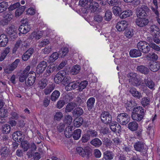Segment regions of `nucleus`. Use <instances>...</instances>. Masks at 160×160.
Segmentation results:
<instances>
[{
  "mask_svg": "<svg viewBox=\"0 0 160 160\" xmlns=\"http://www.w3.org/2000/svg\"><path fill=\"white\" fill-rule=\"evenodd\" d=\"M54 81L57 83L61 82L63 85L66 86L70 81H71V79L70 77L67 75L65 71H61L55 76Z\"/></svg>",
  "mask_w": 160,
  "mask_h": 160,
  "instance_id": "nucleus-1",
  "label": "nucleus"
},
{
  "mask_svg": "<svg viewBox=\"0 0 160 160\" xmlns=\"http://www.w3.org/2000/svg\"><path fill=\"white\" fill-rule=\"evenodd\" d=\"M145 114L143 108L141 106H138V108L132 112L131 115L132 120L135 121L139 122L143 118Z\"/></svg>",
  "mask_w": 160,
  "mask_h": 160,
  "instance_id": "nucleus-2",
  "label": "nucleus"
},
{
  "mask_svg": "<svg viewBox=\"0 0 160 160\" xmlns=\"http://www.w3.org/2000/svg\"><path fill=\"white\" fill-rule=\"evenodd\" d=\"M77 152L81 156L89 159L92 155V150L88 146L85 147L84 149L80 147H78L76 148Z\"/></svg>",
  "mask_w": 160,
  "mask_h": 160,
  "instance_id": "nucleus-3",
  "label": "nucleus"
},
{
  "mask_svg": "<svg viewBox=\"0 0 160 160\" xmlns=\"http://www.w3.org/2000/svg\"><path fill=\"white\" fill-rule=\"evenodd\" d=\"M137 46L138 48L143 53H148L150 51V43L145 41H140L138 42Z\"/></svg>",
  "mask_w": 160,
  "mask_h": 160,
  "instance_id": "nucleus-4",
  "label": "nucleus"
},
{
  "mask_svg": "<svg viewBox=\"0 0 160 160\" xmlns=\"http://www.w3.org/2000/svg\"><path fill=\"white\" fill-rule=\"evenodd\" d=\"M129 82L134 86H138L139 85V80L138 79V75L134 72H131L127 75Z\"/></svg>",
  "mask_w": 160,
  "mask_h": 160,
  "instance_id": "nucleus-5",
  "label": "nucleus"
},
{
  "mask_svg": "<svg viewBox=\"0 0 160 160\" xmlns=\"http://www.w3.org/2000/svg\"><path fill=\"white\" fill-rule=\"evenodd\" d=\"M117 122L120 124L124 125L127 124L129 121V117L126 113H120L117 117Z\"/></svg>",
  "mask_w": 160,
  "mask_h": 160,
  "instance_id": "nucleus-6",
  "label": "nucleus"
},
{
  "mask_svg": "<svg viewBox=\"0 0 160 160\" xmlns=\"http://www.w3.org/2000/svg\"><path fill=\"white\" fill-rule=\"evenodd\" d=\"M100 119L102 123L109 124L112 121V117L109 112L104 111L101 114Z\"/></svg>",
  "mask_w": 160,
  "mask_h": 160,
  "instance_id": "nucleus-7",
  "label": "nucleus"
},
{
  "mask_svg": "<svg viewBox=\"0 0 160 160\" xmlns=\"http://www.w3.org/2000/svg\"><path fill=\"white\" fill-rule=\"evenodd\" d=\"M47 65V62L45 61H42L40 62L36 68V73L39 75L42 74L45 71Z\"/></svg>",
  "mask_w": 160,
  "mask_h": 160,
  "instance_id": "nucleus-8",
  "label": "nucleus"
},
{
  "mask_svg": "<svg viewBox=\"0 0 160 160\" xmlns=\"http://www.w3.org/2000/svg\"><path fill=\"white\" fill-rule=\"evenodd\" d=\"M145 85L151 90H154L156 85L155 82L150 78H145L144 79Z\"/></svg>",
  "mask_w": 160,
  "mask_h": 160,
  "instance_id": "nucleus-9",
  "label": "nucleus"
},
{
  "mask_svg": "<svg viewBox=\"0 0 160 160\" xmlns=\"http://www.w3.org/2000/svg\"><path fill=\"white\" fill-rule=\"evenodd\" d=\"M135 23L140 27H144L147 25L149 22L148 20L145 18H139L136 19Z\"/></svg>",
  "mask_w": 160,
  "mask_h": 160,
  "instance_id": "nucleus-10",
  "label": "nucleus"
},
{
  "mask_svg": "<svg viewBox=\"0 0 160 160\" xmlns=\"http://www.w3.org/2000/svg\"><path fill=\"white\" fill-rule=\"evenodd\" d=\"M133 147L136 151L140 152H143L144 150V144L141 141H137L134 143Z\"/></svg>",
  "mask_w": 160,
  "mask_h": 160,
  "instance_id": "nucleus-11",
  "label": "nucleus"
},
{
  "mask_svg": "<svg viewBox=\"0 0 160 160\" xmlns=\"http://www.w3.org/2000/svg\"><path fill=\"white\" fill-rule=\"evenodd\" d=\"M128 25V24L127 21H122L118 23L116 26V28L118 31L121 32L126 29Z\"/></svg>",
  "mask_w": 160,
  "mask_h": 160,
  "instance_id": "nucleus-12",
  "label": "nucleus"
},
{
  "mask_svg": "<svg viewBox=\"0 0 160 160\" xmlns=\"http://www.w3.org/2000/svg\"><path fill=\"white\" fill-rule=\"evenodd\" d=\"M19 62V59H16L15 61L12 63L10 67L5 69V72L8 73H10L11 72L14 70L17 67Z\"/></svg>",
  "mask_w": 160,
  "mask_h": 160,
  "instance_id": "nucleus-13",
  "label": "nucleus"
},
{
  "mask_svg": "<svg viewBox=\"0 0 160 160\" xmlns=\"http://www.w3.org/2000/svg\"><path fill=\"white\" fill-rule=\"evenodd\" d=\"M30 29V25H28V22H25L23 25H21L18 28L20 32L22 34H26Z\"/></svg>",
  "mask_w": 160,
  "mask_h": 160,
  "instance_id": "nucleus-14",
  "label": "nucleus"
},
{
  "mask_svg": "<svg viewBox=\"0 0 160 160\" xmlns=\"http://www.w3.org/2000/svg\"><path fill=\"white\" fill-rule=\"evenodd\" d=\"M78 82H77L75 81L72 82L71 81L66 85L65 88L67 91H69L76 89L78 87Z\"/></svg>",
  "mask_w": 160,
  "mask_h": 160,
  "instance_id": "nucleus-15",
  "label": "nucleus"
},
{
  "mask_svg": "<svg viewBox=\"0 0 160 160\" xmlns=\"http://www.w3.org/2000/svg\"><path fill=\"white\" fill-rule=\"evenodd\" d=\"M136 69L137 72L144 75L148 74L149 72V68L142 65L138 66L136 68Z\"/></svg>",
  "mask_w": 160,
  "mask_h": 160,
  "instance_id": "nucleus-16",
  "label": "nucleus"
},
{
  "mask_svg": "<svg viewBox=\"0 0 160 160\" xmlns=\"http://www.w3.org/2000/svg\"><path fill=\"white\" fill-rule=\"evenodd\" d=\"M3 16L4 19L0 22V24L2 26L7 25L13 17V15L11 14H7Z\"/></svg>",
  "mask_w": 160,
  "mask_h": 160,
  "instance_id": "nucleus-17",
  "label": "nucleus"
},
{
  "mask_svg": "<svg viewBox=\"0 0 160 160\" xmlns=\"http://www.w3.org/2000/svg\"><path fill=\"white\" fill-rule=\"evenodd\" d=\"M109 124L110 129L113 132L120 131L121 130L120 126L116 122H111Z\"/></svg>",
  "mask_w": 160,
  "mask_h": 160,
  "instance_id": "nucleus-18",
  "label": "nucleus"
},
{
  "mask_svg": "<svg viewBox=\"0 0 160 160\" xmlns=\"http://www.w3.org/2000/svg\"><path fill=\"white\" fill-rule=\"evenodd\" d=\"M129 55L132 58H137L141 56L142 53L139 49H133L130 50Z\"/></svg>",
  "mask_w": 160,
  "mask_h": 160,
  "instance_id": "nucleus-19",
  "label": "nucleus"
},
{
  "mask_svg": "<svg viewBox=\"0 0 160 160\" xmlns=\"http://www.w3.org/2000/svg\"><path fill=\"white\" fill-rule=\"evenodd\" d=\"M136 106V104L134 101H130L128 102L126 104V108L127 110L129 111H132L133 112L134 109L137 108L138 107Z\"/></svg>",
  "mask_w": 160,
  "mask_h": 160,
  "instance_id": "nucleus-20",
  "label": "nucleus"
},
{
  "mask_svg": "<svg viewBox=\"0 0 160 160\" xmlns=\"http://www.w3.org/2000/svg\"><path fill=\"white\" fill-rule=\"evenodd\" d=\"M6 32L11 37H12L14 38L17 37L16 30L12 26L8 27L6 29Z\"/></svg>",
  "mask_w": 160,
  "mask_h": 160,
  "instance_id": "nucleus-21",
  "label": "nucleus"
},
{
  "mask_svg": "<svg viewBox=\"0 0 160 160\" xmlns=\"http://www.w3.org/2000/svg\"><path fill=\"white\" fill-rule=\"evenodd\" d=\"M8 41V38L6 35L2 34L0 36V47H3L6 46Z\"/></svg>",
  "mask_w": 160,
  "mask_h": 160,
  "instance_id": "nucleus-22",
  "label": "nucleus"
},
{
  "mask_svg": "<svg viewBox=\"0 0 160 160\" xmlns=\"http://www.w3.org/2000/svg\"><path fill=\"white\" fill-rule=\"evenodd\" d=\"M95 101V99L93 97L90 98L87 100V107L88 110L91 111L94 108Z\"/></svg>",
  "mask_w": 160,
  "mask_h": 160,
  "instance_id": "nucleus-23",
  "label": "nucleus"
},
{
  "mask_svg": "<svg viewBox=\"0 0 160 160\" xmlns=\"http://www.w3.org/2000/svg\"><path fill=\"white\" fill-rule=\"evenodd\" d=\"M129 92L135 98L139 99L142 97L141 93L138 91L135 88H131L129 90Z\"/></svg>",
  "mask_w": 160,
  "mask_h": 160,
  "instance_id": "nucleus-24",
  "label": "nucleus"
},
{
  "mask_svg": "<svg viewBox=\"0 0 160 160\" xmlns=\"http://www.w3.org/2000/svg\"><path fill=\"white\" fill-rule=\"evenodd\" d=\"M128 128L131 131L134 132L138 129V125L136 122L134 121L129 123Z\"/></svg>",
  "mask_w": 160,
  "mask_h": 160,
  "instance_id": "nucleus-25",
  "label": "nucleus"
},
{
  "mask_svg": "<svg viewBox=\"0 0 160 160\" xmlns=\"http://www.w3.org/2000/svg\"><path fill=\"white\" fill-rule=\"evenodd\" d=\"M56 68L52 64L49 65L46 69V70L44 74L45 77H47L50 75L51 73H52L55 70Z\"/></svg>",
  "mask_w": 160,
  "mask_h": 160,
  "instance_id": "nucleus-26",
  "label": "nucleus"
},
{
  "mask_svg": "<svg viewBox=\"0 0 160 160\" xmlns=\"http://www.w3.org/2000/svg\"><path fill=\"white\" fill-rule=\"evenodd\" d=\"M160 63L159 62H153L149 66L150 70L153 72L157 71L160 68Z\"/></svg>",
  "mask_w": 160,
  "mask_h": 160,
  "instance_id": "nucleus-27",
  "label": "nucleus"
},
{
  "mask_svg": "<svg viewBox=\"0 0 160 160\" xmlns=\"http://www.w3.org/2000/svg\"><path fill=\"white\" fill-rule=\"evenodd\" d=\"M83 109L81 107H77L72 112L73 116L75 117H78L81 116L83 113Z\"/></svg>",
  "mask_w": 160,
  "mask_h": 160,
  "instance_id": "nucleus-28",
  "label": "nucleus"
},
{
  "mask_svg": "<svg viewBox=\"0 0 160 160\" xmlns=\"http://www.w3.org/2000/svg\"><path fill=\"white\" fill-rule=\"evenodd\" d=\"M97 12L95 14L94 17L93 19L94 22L100 23L102 22L103 18L102 16L100 13L99 12Z\"/></svg>",
  "mask_w": 160,
  "mask_h": 160,
  "instance_id": "nucleus-29",
  "label": "nucleus"
},
{
  "mask_svg": "<svg viewBox=\"0 0 160 160\" xmlns=\"http://www.w3.org/2000/svg\"><path fill=\"white\" fill-rule=\"evenodd\" d=\"M114 156V154L111 151H106L103 153V158L105 160H111Z\"/></svg>",
  "mask_w": 160,
  "mask_h": 160,
  "instance_id": "nucleus-30",
  "label": "nucleus"
},
{
  "mask_svg": "<svg viewBox=\"0 0 160 160\" xmlns=\"http://www.w3.org/2000/svg\"><path fill=\"white\" fill-rule=\"evenodd\" d=\"M27 81H25V84L28 87H30L35 82L36 77L34 75L29 76Z\"/></svg>",
  "mask_w": 160,
  "mask_h": 160,
  "instance_id": "nucleus-31",
  "label": "nucleus"
},
{
  "mask_svg": "<svg viewBox=\"0 0 160 160\" xmlns=\"http://www.w3.org/2000/svg\"><path fill=\"white\" fill-rule=\"evenodd\" d=\"M60 92L59 91L55 90L52 93L50 96V99L52 102H55L60 96Z\"/></svg>",
  "mask_w": 160,
  "mask_h": 160,
  "instance_id": "nucleus-32",
  "label": "nucleus"
},
{
  "mask_svg": "<svg viewBox=\"0 0 160 160\" xmlns=\"http://www.w3.org/2000/svg\"><path fill=\"white\" fill-rule=\"evenodd\" d=\"M72 126H68L64 130V134L65 136L67 138H69L71 137L72 134Z\"/></svg>",
  "mask_w": 160,
  "mask_h": 160,
  "instance_id": "nucleus-33",
  "label": "nucleus"
},
{
  "mask_svg": "<svg viewBox=\"0 0 160 160\" xmlns=\"http://www.w3.org/2000/svg\"><path fill=\"white\" fill-rule=\"evenodd\" d=\"M90 143L95 147L98 148L100 147L102 143L100 140L98 138L92 139L90 142Z\"/></svg>",
  "mask_w": 160,
  "mask_h": 160,
  "instance_id": "nucleus-34",
  "label": "nucleus"
},
{
  "mask_svg": "<svg viewBox=\"0 0 160 160\" xmlns=\"http://www.w3.org/2000/svg\"><path fill=\"white\" fill-rule=\"evenodd\" d=\"M55 87V86L54 84H49L48 86L43 91L44 93L46 95L50 94L54 89Z\"/></svg>",
  "mask_w": 160,
  "mask_h": 160,
  "instance_id": "nucleus-35",
  "label": "nucleus"
},
{
  "mask_svg": "<svg viewBox=\"0 0 160 160\" xmlns=\"http://www.w3.org/2000/svg\"><path fill=\"white\" fill-rule=\"evenodd\" d=\"M76 106L77 104L74 102H72L68 103L67 105L65 108L66 112H71Z\"/></svg>",
  "mask_w": 160,
  "mask_h": 160,
  "instance_id": "nucleus-36",
  "label": "nucleus"
},
{
  "mask_svg": "<svg viewBox=\"0 0 160 160\" xmlns=\"http://www.w3.org/2000/svg\"><path fill=\"white\" fill-rule=\"evenodd\" d=\"M102 140L103 144L106 147L110 148L112 145V142L110 139L106 137H103L102 138Z\"/></svg>",
  "mask_w": 160,
  "mask_h": 160,
  "instance_id": "nucleus-37",
  "label": "nucleus"
},
{
  "mask_svg": "<svg viewBox=\"0 0 160 160\" xmlns=\"http://www.w3.org/2000/svg\"><path fill=\"white\" fill-rule=\"evenodd\" d=\"M82 131L80 129L75 130L72 133V136L74 140H78L81 137Z\"/></svg>",
  "mask_w": 160,
  "mask_h": 160,
  "instance_id": "nucleus-38",
  "label": "nucleus"
},
{
  "mask_svg": "<svg viewBox=\"0 0 160 160\" xmlns=\"http://www.w3.org/2000/svg\"><path fill=\"white\" fill-rule=\"evenodd\" d=\"M74 125L77 127H79L83 123V118L81 117H77L74 120Z\"/></svg>",
  "mask_w": 160,
  "mask_h": 160,
  "instance_id": "nucleus-39",
  "label": "nucleus"
},
{
  "mask_svg": "<svg viewBox=\"0 0 160 160\" xmlns=\"http://www.w3.org/2000/svg\"><path fill=\"white\" fill-rule=\"evenodd\" d=\"M98 4L95 2H90L89 5V7H87L88 10H97L99 8ZM88 10V9H86Z\"/></svg>",
  "mask_w": 160,
  "mask_h": 160,
  "instance_id": "nucleus-40",
  "label": "nucleus"
},
{
  "mask_svg": "<svg viewBox=\"0 0 160 160\" xmlns=\"http://www.w3.org/2000/svg\"><path fill=\"white\" fill-rule=\"evenodd\" d=\"M58 56L59 54L57 52H54L49 57L48 61L50 62H53L58 59Z\"/></svg>",
  "mask_w": 160,
  "mask_h": 160,
  "instance_id": "nucleus-41",
  "label": "nucleus"
},
{
  "mask_svg": "<svg viewBox=\"0 0 160 160\" xmlns=\"http://www.w3.org/2000/svg\"><path fill=\"white\" fill-rule=\"evenodd\" d=\"M141 103L144 107L148 106L150 103V98L148 97H143L142 98Z\"/></svg>",
  "mask_w": 160,
  "mask_h": 160,
  "instance_id": "nucleus-42",
  "label": "nucleus"
},
{
  "mask_svg": "<svg viewBox=\"0 0 160 160\" xmlns=\"http://www.w3.org/2000/svg\"><path fill=\"white\" fill-rule=\"evenodd\" d=\"M48 84V80L47 79H42L40 80L38 82L39 87L41 89L44 88Z\"/></svg>",
  "mask_w": 160,
  "mask_h": 160,
  "instance_id": "nucleus-43",
  "label": "nucleus"
},
{
  "mask_svg": "<svg viewBox=\"0 0 160 160\" xmlns=\"http://www.w3.org/2000/svg\"><path fill=\"white\" fill-rule=\"evenodd\" d=\"M21 145L24 151H27L30 147L29 143L26 140L22 141L21 142Z\"/></svg>",
  "mask_w": 160,
  "mask_h": 160,
  "instance_id": "nucleus-44",
  "label": "nucleus"
},
{
  "mask_svg": "<svg viewBox=\"0 0 160 160\" xmlns=\"http://www.w3.org/2000/svg\"><path fill=\"white\" fill-rule=\"evenodd\" d=\"M88 82L86 80H84L81 82L80 83H78V86L79 91H82L88 85Z\"/></svg>",
  "mask_w": 160,
  "mask_h": 160,
  "instance_id": "nucleus-45",
  "label": "nucleus"
},
{
  "mask_svg": "<svg viewBox=\"0 0 160 160\" xmlns=\"http://www.w3.org/2000/svg\"><path fill=\"white\" fill-rule=\"evenodd\" d=\"M80 70V67L79 65L74 66L71 70V73L72 75H75L78 73Z\"/></svg>",
  "mask_w": 160,
  "mask_h": 160,
  "instance_id": "nucleus-46",
  "label": "nucleus"
},
{
  "mask_svg": "<svg viewBox=\"0 0 160 160\" xmlns=\"http://www.w3.org/2000/svg\"><path fill=\"white\" fill-rule=\"evenodd\" d=\"M123 11L121 13V15H120V18H124L132 15V11Z\"/></svg>",
  "mask_w": 160,
  "mask_h": 160,
  "instance_id": "nucleus-47",
  "label": "nucleus"
},
{
  "mask_svg": "<svg viewBox=\"0 0 160 160\" xmlns=\"http://www.w3.org/2000/svg\"><path fill=\"white\" fill-rule=\"evenodd\" d=\"M2 132L3 133H9L11 130L10 126L8 124H5L2 126Z\"/></svg>",
  "mask_w": 160,
  "mask_h": 160,
  "instance_id": "nucleus-48",
  "label": "nucleus"
},
{
  "mask_svg": "<svg viewBox=\"0 0 160 160\" xmlns=\"http://www.w3.org/2000/svg\"><path fill=\"white\" fill-rule=\"evenodd\" d=\"M87 133L88 134L89 136L90 137H96L98 135L97 132L95 130L90 129L87 131Z\"/></svg>",
  "mask_w": 160,
  "mask_h": 160,
  "instance_id": "nucleus-49",
  "label": "nucleus"
},
{
  "mask_svg": "<svg viewBox=\"0 0 160 160\" xmlns=\"http://www.w3.org/2000/svg\"><path fill=\"white\" fill-rule=\"evenodd\" d=\"M147 57L148 58V59L153 61H156L158 59V55L154 53H153L152 54L149 53L147 55Z\"/></svg>",
  "mask_w": 160,
  "mask_h": 160,
  "instance_id": "nucleus-50",
  "label": "nucleus"
},
{
  "mask_svg": "<svg viewBox=\"0 0 160 160\" xmlns=\"http://www.w3.org/2000/svg\"><path fill=\"white\" fill-rule=\"evenodd\" d=\"M22 133L20 131H17L15 132L12 135V137L13 139H16L18 141L19 137H22Z\"/></svg>",
  "mask_w": 160,
  "mask_h": 160,
  "instance_id": "nucleus-51",
  "label": "nucleus"
},
{
  "mask_svg": "<svg viewBox=\"0 0 160 160\" xmlns=\"http://www.w3.org/2000/svg\"><path fill=\"white\" fill-rule=\"evenodd\" d=\"M136 13L138 17H139V18H146L147 16V13L145 11H138Z\"/></svg>",
  "mask_w": 160,
  "mask_h": 160,
  "instance_id": "nucleus-52",
  "label": "nucleus"
},
{
  "mask_svg": "<svg viewBox=\"0 0 160 160\" xmlns=\"http://www.w3.org/2000/svg\"><path fill=\"white\" fill-rule=\"evenodd\" d=\"M22 42V41L19 40H18L16 43L14 47L12 50V53H15L18 48L20 47L21 43Z\"/></svg>",
  "mask_w": 160,
  "mask_h": 160,
  "instance_id": "nucleus-53",
  "label": "nucleus"
},
{
  "mask_svg": "<svg viewBox=\"0 0 160 160\" xmlns=\"http://www.w3.org/2000/svg\"><path fill=\"white\" fill-rule=\"evenodd\" d=\"M72 118L71 116L68 115L65 116L64 122L68 125H70L72 122Z\"/></svg>",
  "mask_w": 160,
  "mask_h": 160,
  "instance_id": "nucleus-54",
  "label": "nucleus"
},
{
  "mask_svg": "<svg viewBox=\"0 0 160 160\" xmlns=\"http://www.w3.org/2000/svg\"><path fill=\"white\" fill-rule=\"evenodd\" d=\"M52 50V47L51 46H46L44 48L42 49V54H48Z\"/></svg>",
  "mask_w": 160,
  "mask_h": 160,
  "instance_id": "nucleus-55",
  "label": "nucleus"
},
{
  "mask_svg": "<svg viewBox=\"0 0 160 160\" xmlns=\"http://www.w3.org/2000/svg\"><path fill=\"white\" fill-rule=\"evenodd\" d=\"M29 74H30V72L27 75L22 72L19 76V81L22 82H23L26 78L29 77Z\"/></svg>",
  "mask_w": 160,
  "mask_h": 160,
  "instance_id": "nucleus-56",
  "label": "nucleus"
},
{
  "mask_svg": "<svg viewBox=\"0 0 160 160\" xmlns=\"http://www.w3.org/2000/svg\"><path fill=\"white\" fill-rule=\"evenodd\" d=\"M90 139L89 136L86 132L82 135L81 140L82 142L85 143L87 142Z\"/></svg>",
  "mask_w": 160,
  "mask_h": 160,
  "instance_id": "nucleus-57",
  "label": "nucleus"
},
{
  "mask_svg": "<svg viewBox=\"0 0 160 160\" xmlns=\"http://www.w3.org/2000/svg\"><path fill=\"white\" fill-rule=\"evenodd\" d=\"M125 35L128 38H131L134 35L133 30L126 29L125 32Z\"/></svg>",
  "mask_w": 160,
  "mask_h": 160,
  "instance_id": "nucleus-58",
  "label": "nucleus"
},
{
  "mask_svg": "<svg viewBox=\"0 0 160 160\" xmlns=\"http://www.w3.org/2000/svg\"><path fill=\"white\" fill-rule=\"evenodd\" d=\"M143 130L141 128H139L138 129H137L134 133L135 136L138 138H139L142 137V132Z\"/></svg>",
  "mask_w": 160,
  "mask_h": 160,
  "instance_id": "nucleus-59",
  "label": "nucleus"
},
{
  "mask_svg": "<svg viewBox=\"0 0 160 160\" xmlns=\"http://www.w3.org/2000/svg\"><path fill=\"white\" fill-rule=\"evenodd\" d=\"M8 112L7 110L4 109H0V117L1 118H5L7 117L8 115Z\"/></svg>",
  "mask_w": 160,
  "mask_h": 160,
  "instance_id": "nucleus-60",
  "label": "nucleus"
},
{
  "mask_svg": "<svg viewBox=\"0 0 160 160\" xmlns=\"http://www.w3.org/2000/svg\"><path fill=\"white\" fill-rule=\"evenodd\" d=\"M65 104V102L63 100H59L57 102L56 107L60 109L62 108Z\"/></svg>",
  "mask_w": 160,
  "mask_h": 160,
  "instance_id": "nucleus-61",
  "label": "nucleus"
},
{
  "mask_svg": "<svg viewBox=\"0 0 160 160\" xmlns=\"http://www.w3.org/2000/svg\"><path fill=\"white\" fill-rule=\"evenodd\" d=\"M112 18L111 12L108 11H106L104 19L107 21H109Z\"/></svg>",
  "mask_w": 160,
  "mask_h": 160,
  "instance_id": "nucleus-62",
  "label": "nucleus"
},
{
  "mask_svg": "<svg viewBox=\"0 0 160 160\" xmlns=\"http://www.w3.org/2000/svg\"><path fill=\"white\" fill-rule=\"evenodd\" d=\"M150 48H152V49L157 51H159L160 50V47L154 42H150Z\"/></svg>",
  "mask_w": 160,
  "mask_h": 160,
  "instance_id": "nucleus-63",
  "label": "nucleus"
},
{
  "mask_svg": "<svg viewBox=\"0 0 160 160\" xmlns=\"http://www.w3.org/2000/svg\"><path fill=\"white\" fill-rule=\"evenodd\" d=\"M63 116L62 113L60 112H58L56 113L54 116V119L57 121L60 120Z\"/></svg>",
  "mask_w": 160,
  "mask_h": 160,
  "instance_id": "nucleus-64",
  "label": "nucleus"
}]
</instances>
